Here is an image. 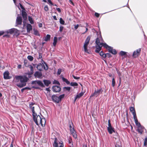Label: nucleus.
Returning a JSON list of instances; mask_svg holds the SVG:
<instances>
[{
    "mask_svg": "<svg viewBox=\"0 0 147 147\" xmlns=\"http://www.w3.org/2000/svg\"><path fill=\"white\" fill-rule=\"evenodd\" d=\"M15 78L16 79V82H18L20 80V83L16 84V85L20 88L26 86V82L29 80L28 78L24 75L16 76H15Z\"/></svg>",
    "mask_w": 147,
    "mask_h": 147,
    "instance_id": "nucleus-1",
    "label": "nucleus"
},
{
    "mask_svg": "<svg viewBox=\"0 0 147 147\" xmlns=\"http://www.w3.org/2000/svg\"><path fill=\"white\" fill-rule=\"evenodd\" d=\"M33 119L37 125L41 124L42 127H44L46 123L45 119L44 118H41L39 115H37L36 113L32 115Z\"/></svg>",
    "mask_w": 147,
    "mask_h": 147,
    "instance_id": "nucleus-2",
    "label": "nucleus"
},
{
    "mask_svg": "<svg viewBox=\"0 0 147 147\" xmlns=\"http://www.w3.org/2000/svg\"><path fill=\"white\" fill-rule=\"evenodd\" d=\"M53 146L54 147H63V143L62 141L59 140L57 138H55Z\"/></svg>",
    "mask_w": 147,
    "mask_h": 147,
    "instance_id": "nucleus-3",
    "label": "nucleus"
},
{
    "mask_svg": "<svg viewBox=\"0 0 147 147\" xmlns=\"http://www.w3.org/2000/svg\"><path fill=\"white\" fill-rule=\"evenodd\" d=\"M90 37L89 36L86 39L84 45V50L85 52L89 53L88 49V46L89 43Z\"/></svg>",
    "mask_w": 147,
    "mask_h": 147,
    "instance_id": "nucleus-4",
    "label": "nucleus"
},
{
    "mask_svg": "<svg viewBox=\"0 0 147 147\" xmlns=\"http://www.w3.org/2000/svg\"><path fill=\"white\" fill-rule=\"evenodd\" d=\"M108 127L107 128V130L110 134H112L113 132H115L114 128L112 127L110 120H108Z\"/></svg>",
    "mask_w": 147,
    "mask_h": 147,
    "instance_id": "nucleus-5",
    "label": "nucleus"
},
{
    "mask_svg": "<svg viewBox=\"0 0 147 147\" xmlns=\"http://www.w3.org/2000/svg\"><path fill=\"white\" fill-rule=\"evenodd\" d=\"M32 84L35 85L36 84H37L42 88H44L45 87V86L43 84L42 82L41 81L38 80L33 81L32 82Z\"/></svg>",
    "mask_w": 147,
    "mask_h": 147,
    "instance_id": "nucleus-6",
    "label": "nucleus"
},
{
    "mask_svg": "<svg viewBox=\"0 0 147 147\" xmlns=\"http://www.w3.org/2000/svg\"><path fill=\"white\" fill-rule=\"evenodd\" d=\"M141 51V49L139 48L135 51L133 54L132 57L134 58H136L140 55Z\"/></svg>",
    "mask_w": 147,
    "mask_h": 147,
    "instance_id": "nucleus-7",
    "label": "nucleus"
},
{
    "mask_svg": "<svg viewBox=\"0 0 147 147\" xmlns=\"http://www.w3.org/2000/svg\"><path fill=\"white\" fill-rule=\"evenodd\" d=\"M103 41V39L100 35V36L96 38V45H101Z\"/></svg>",
    "mask_w": 147,
    "mask_h": 147,
    "instance_id": "nucleus-8",
    "label": "nucleus"
},
{
    "mask_svg": "<svg viewBox=\"0 0 147 147\" xmlns=\"http://www.w3.org/2000/svg\"><path fill=\"white\" fill-rule=\"evenodd\" d=\"M102 89L100 88L99 89L97 90H95L94 92L91 95L90 97H92L94 96H96V97L100 95V93L102 92Z\"/></svg>",
    "mask_w": 147,
    "mask_h": 147,
    "instance_id": "nucleus-9",
    "label": "nucleus"
},
{
    "mask_svg": "<svg viewBox=\"0 0 147 147\" xmlns=\"http://www.w3.org/2000/svg\"><path fill=\"white\" fill-rule=\"evenodd\" d=\"M53 91L55 92H58L61 90V88L59 86H55L52 87Z\"/></svg>",
    "mask_w": 147,
    "mask_h": 147,
    "instance_id": "nucleus-10",
    "label": "nucleus"
},
{
    "mask_svg": "<svg viewBox=\"0 0 147 147\" xmlns=\"http://www.w3.org/2000/svg\"><path fill=\"white\" fill-rule=\"evenodd\" d=\"M52 99L53 101L55 102L59 103V98L56 95L53 94V95L52 96Z\"/></svg>",
    "mask_w": 147,
    "mask_h": 147,
    "instance_id": "nucleus-11",
    "label": "nucleus"
},
{
    "mask_svg": "<svg viewBox=\"0 0 147 147\" xmlns=\"http://www.w3.org/2000/svg\"><path fill=\"white\" fill-rule=\"evenodd\" d=\"M9 72L7 71H5L3 74V78L5 79H8L11 78L9 76Z\"/></svg>",
    "mask_w": 147,
    "mask_h": 147,
    "instance_id": "nucleus-12",
    "label": "nucleus"
},
{
    "mask_svg": "<svg viewBox=\"0 0 147 147\" xmlns=\"http://www.w3.org/2000/svg\"><path fill=\"white\" fill-rule=\"evenodd\" d=\"M34 76L36 78H41L42 76V74L40 72L38 71H36L34 74Z\"/></svg>",
    "mask_w": 147,
    "mask_h": 147,
    "instance_id": "nucleus-13",
    "label": "nucleus"
},
{
    "mask_svg": "<svg viewBox=\"0 0 147 147\" xmlns=\"http://www.w3.org/2000/svg\"><path fill=\"white\" fill-rule=\"evenodd\" d=\"M34 104H35L34 103L32 102L30 103L29 105V108L30 109L32 110V115L36 113H35L34 111V107L32 106Z\"/></svg>",
    "mask_w": 147,
    "mask_h": 147,
    "instance_id": "nucleus-14",
    "label": "nucleus"
},
{
    "mask_svg": "<svg viewBox=\"0 0 147 147\" xmlns=\"http://www.w3.org/2000/svg\"><path fill=\"white\" fill-rule=\"evenodd\" d=\"M22 17L20 16L17 17L16 20V24L17 25H20L22 24Z\"/></svg>",
    "mask_w": 147,
    "mask_h": 147,
    "instance_id": "nucleus-15",
    "label": "nucleus"
},
{
    "mask_svg": "<svg viewBox=\"0 0 147 147\" xmlns=\"http://www.w3.org/2000/svg\"><path fill=\"white\" fill-rule=\"evenodd\" d=\"M109 51L113 54L115 55L116 54L117 52L116 50L113 49V47H109V48L108 49Z\"/></svg>",
    "mask_w": 147,
    "mask_h": 147,
    "instance_id": "nucleus-16",
    "label": "nucleus"
},
{
    "mask_svg": "<svg viewBox=\"0 0 147 147\" xmlns=\"http://www.w3.org/2000/svg\"><path fill=\"white\" fill-rule=\"evenodd\" d=\"M84 92H81L79 94H77L75 98L74 102H75L77 99L81 97L84 95Z\"/></svg>",
    "mask_w": 147,
    "mask_h": 147,
    "instance_id": "nucleus-17",
    "label": "nucleus"
},
{
    "mask_svg": "<svg viewBox=\"0 0 147 147\" xmlns=\"http://www.w3.org/2000/svg\"><path fill=\"white\" fill-rule=\"evenodd\" d=\"M95 47L96 49L95 52L97 53H99L101 49V45H96Z\"/></svg>",
    "mask_w": 147,
    "mask_h": 147,
    "instance_id": "nucleus-18",
    "label": "nucleus"
},
{
    "mask_svg": "<svg viewBox=\"0 0 147 147\" xmlns=\"http://www.w3.org/2000/svg\"><path fill=\"white\" fill-rule=\"evenodd\" d=\"M27 31L28 32H29L30 31L32 30V27L31 24H27L26 25Z\"/></svg>",
    "mask_w": 147,
    "mask_h": 147,
    "instance_id": "nucleus-19",
    "label": "nucleus"
},
{
    "mask_svg": "<svg viewBox=\"0 0 147 147\" xmlns=\"http://www.w3.org/2000/svg\"><path fill=\"white\" fill-rule=\"evenodd\" d=\"M143 129L144 128L142 127L141 125L138 126L137 131L139 133H140L141 134H142L143 131Z\"/></svg>",
    "mask_w": 147,
    "mask_h": 147,
    "instance_id": "nucleus-20",
    "label": "nucleus"
},
{
    "mask_svg": "<svg viewBox=\"0 0 147 147\" xmlns=\"http://www.w3.org/2000/svg\"><path fill=\"white\" fill-rule=\"evenodd\" d=\"M43 81L44 84L47 86H48L51 83V81L49 80H44Z\"/></svg>",
    "mask_w": 147,
    "mask_h": 147,
    "instance_id": "nucleus-21",
    "label": "nucleus"
},
{
    "mask_svg": "<svg viewBox=\"0 0 147 147\" xmlns=\"http://www.w3.org/2000/svg\"><path fill=\"white\" fill-rule=\"evenodd\" d=\"M14 35L16 36H18L20 34V32L19 30L16 29L14 28L13 31Z\"/></svg>",
    "mask_w": 147,
    "mask_h": 147,
    "instance_id": "nucleus-22",
    "label": "nucleus"
},
{
    "mask_svg": "<svg viewBox=\"0 0 147 147\" xmlns=\"http://www.w3.org/2000/svg\"><path fill=\"white\" fill-rule=\"evenodd\" d=\"M22 16L24 20H26L27 19V13L25 11H22Z\"/></svg>",
    "mask_w": 147,
    "mask_h": 147,
    "instance_id": "nucleus-23",
    "label": "nucleus"
},
{
    "mask_svg": "<svg viewBox=\"0 0 147 147\" xmlns=\"http://www.w3.org/2000/svg\"><path fill=\"white\" fill-rule=\"evenodd\" d=\"M14 28H13L10 29L9 30H7L5 31V32L7 33H10V34H12L13 33V31Z\"/></svg>",
    "mask_w": 147,
    "mask_h": 147,
    "instance_id": "nucleus-24",
    "label": "nucleus"
},
{
    "mask_svg": "<svg viewBox=\"0 0 147 147\" xmlns=\"http://www.w3.org/2000/svg\"><path fill=\"white\" fill-rule=\"evenodd\" d=\"M57 39L56 37H54L53 39V45L54 46H56L57 42Z\"/></svg>",
    "mask_w": 147,
    "mask_h": 147,
    "instance_id": "nucleus-25",
    "label": "nucleus"
},
{
    "mask_svg": "<svg viewBox=\"0 0 147 147\" xmlns=\"http://www.w3.org/2000/svg\"><path fill=\"white\" fill-rule=\"evenodd\" d=\"M51 37V36L49 34H47L46 36L44 38V40L45 41H47L49 40Z\"/></svg>",
    "mask_w": 147,
    "mask_h": 147,
    "instance_id": "nucleus-26",
    "label": "nucleus"
},
{
    "mask_svg": "<svg viewBox=\"0 0 147 147\" xmlns=\"http://www.w3.org/2000/svg\"><path fill=\"white\" fill-rule=\"evenodd\" d=\"M102 45H101V47H102V46H103L105 48H106L107 49H108V48H109V47H110V46H109L108 45H107L106 43H103L102 42Z\"/></svg>",
    "mask_w": 147,
    "mask_h": 147,
    "instance_id": "nucleus-27",
    "label": "nucleus"
},
{
    "mask_svg": "<svg viewBox=\"0 0 147 147\" xmlns=\"http://www.w3.org/2000/svg\"><path fill=\"white\" fill-rule=\"evenodd\" d=\"M24 63L25 66L26 67H28V65H29V64L28 61L26 59L24 60Z\"/></svg>",
    "mask_w": 147,
    "mask_h": 147,
    "instance_id": "nucleus-28",
    "label": "nucleus"
},
{
    "mask_svg": "<svg viewBox=\"0 0 147 147\" xmlns=\"http://www.w3.org/2000/svg\"><path fill=\"white\" fill-rule=\"evenodd\" d=\"M129 110L132 113V114H134V113H136L135 109L134 108L132 107H131L129 108Z\"/></svg>",
    "mask_w": 147,
    "mask_h": 147,
    "instance_id": "nucleus-29",
    "label": "nucleus"
},
{
    "mask_svg": "<svg viewBox=\"0 0 147 147\" xmlns=\"http://www.w3.org/2000/svg\"><path fill=\"white\" fill-rule=\"evenodd\" d=\"M62 80L64 82H65L67 84H70V82L67 79H66L65 78H64L63 77L62 78Z\"/></svg>",
    "mask_w": 147,
    "mask_h": 147,
    "instance_id": "nucleus-30",
    "label": "nucleus"
},
{
    "mask_svg": "<svg viewBox=\"0 0 147 147\" xmlns=\"http://www.w3.org/2000/svg\"><path fill=\"white\" fill-rule=\"evenodd\" d=\"M127 53L126 52L121 51L119 53V55L121 56H125L126 55Z\"/></svg>",
    "mask_w": 147,
    "mask_h": 147,
    "instance_id": "nucleus-31",
    "label": "nucleus"
},
{
    "mask_svg": "<svg viewBox=\"0 0 147 147\" xmlns=\"http://www.w3.org/2000/svg\"><path fill=\"white\" fill-rule=\"evenodd\" d=\"M28 67L30 69L31 73L32 74L33 73V66L31 65H29Z\"/></svg>",
    "mask_w": 147,
    "mask_h": 147,
    "instance_id": "nucleus-32",
    "label": "nucleus"
},
{
    "mask_svg": "<svg viewBox=\"0 0 147 147\" xmlns=\"http://www.w3.org/2000/svg\"><path fill=\"white\" fill-rule=\"evenodd\" d=\"M70 84L71 86H78V84L75 82H71Z\"/></svg>",
    "mask_w": 147,
    "mask_h": 147,
    "instance_id": "nucleus-33",
    "label": "nucleus"
},
{
    "mask_svg": "<svg viewBox=\"0 0 147 147\" xmlns=\"http://www.w3.org/2000/svg\"><path fill=\"white\" fill-rule=\"evenodd\" d=\"M28 20L31 24H34V22L32 18L30 16L28 17Z\"/></svg>",
    "mask_w": 147,
    "mask_h": 147,
    "instance_id": "nucleus-34",
    "label": "nucleus"
},
{
    "mask_svg": "<svg viewBox=\"0 0 147 147\" xmlns=\"http://www.w3.org/2000/svg\"><path fill=\"white\" fill-rule=\"evenodd\" d=\"M65 96L64 94H62L61 95H60L59 97H58V98H59V102L61 101V100L64 98Z\"/></svg>",
    "mask_w": 147,
    "mask_h": 147,
    "instance_id": "nucleus-35",
    "label": "nucleus"
},
{
    "mask_svg": "<svg viewBox=\"0 0 147 147\" xmlns=\"http://www.w3.org/2000/svg\"><path fill=\"white\" fill-rule=\"evenodd\" d=\"M100 56L102 57L105 58L106 57V55H105V54H104L103 52L102 51H101L100 53Z\"/></svg>",
    "mask_w": 147,
    "mask_h": 147,
    "instance_id": "nucleus-36",
    "label": "nucleus"
},
{
    "mask_svg": "<svg viewBox=\"0 0 147 147\" xmlns=\"http://www.w3.org/2000/svg\"><path fill=\"white\" fill-rule=\"evenodd\" d=\"M27 58L30 61H32L34 59L33 57L31 55L28 56L27 57Z\"/></svg>",
    "mask_w": 147,
    "mask_h": 147,
    "instance_id": "nucleus-37",
    "label": "nucleus"
},
{
    "mask_svg": "<svg viewBox=\"0 0 147 147\" xmlns=\"http://www.w3.org/2000/svg\"><path fill=\"white\" fill-rule=\"evenodd\" d=\"M115 147H122L121 144L119 142H117L116 144L115 145Z\"/></svg>",
    "mask_w": 147,
    "mask_h": 147,
    "instance_id": "nucleus-38",
    "label": "nucleus"
},
{
    "mask_svg": "<svg viewBox=\"0 0 147 147\" xmlns=\"http://www.w3.org/2000/svg\"><path fill=\"white\" fill-rule=\"evenodd\" d=\"M42 64H40L39 65H38L37 66V69L40 71L42 70Z\"/></svg>",
    "mask_w": 147,
    "mask_h": 147,
    "instance_id": "nucleus-39",
    "label": "nucleus"
},
{
    "mask_svg": "<svg viewBox=\"0 0 147 147\" xmlns=\"http://www.w3.org/2000/svg\"><path fill=\"white\" fill-rule=\"evenodd\" d=\"M115 80L114 78H113L112 79V86L114 87L115 86Z\"/></svg>",
    "mask_w": 147,
    "mask_h": 147,
    "instance_id": "nucleus-40",
    "label": "nucleus"
},
{
    "mask_svg": "<svg viewBox=\"0 0 147 147\" xmlns=\"http://www.w3.org/2000/svg\"><path fill=\"white\" fill-rule=\"evenodd\" d=\"M133 115L134 121H136V122H137V120H138V119L136 113H134V114H133Z\"/></svg>",
    "mask_w": 147,
    "mask_h": 147,
    "instance_id": "nucleus-41",
    "label": "nucleus"
},
{
    "mask_svg": "<svg viewBox=\"0 0 147 147\" xmlns=\"http://www.w3.org/2000/svg\"><path fill=\"white\" fill-rule=\"evenodd\" d=\"M59 22L61 24L63 25L65 24V21L62 18H60L59 19Z\"/></svg>",
    "mask_w": 147,
    "mask_h": 147,
    "instance_id": "nucleus-42",
    "label": "nucleus"
},
{
    "mask_svg": "<svg viewBox=\"0 0 147 147\" xmlns=\"http://www.w3.org/2000/svg\"><path fill=\"white\" fill-rule=\"evenodd\" d=\"M65 90H67L69 91L71 89V87H65L63 88Z\"/></svg>",
    "mask_w": 147,
    "mask_h": 147,
    "instance_id": "nucleus-43",
    "label": "nucleus"
},
{
    "mask_svg": "<svg viewBox=\"0 0 147 147\" xmlns=\"http://www.w3.org/2000/svg\"><path fill=\"white\" fill-rule=\"evenodd\" d=\"M147 145V137H146L144 139V145L146 146Z\"/></svg>",
    "mask_w": 147,
    "mask_h": 147,
    "instance_id": "nucleus-44",
    "label": "nucleus"
},
{
    "mask_svg": "<svg viewBox=\"0 0 147 147\" xmlns=\"http://www.w3.org/2000/svg\"><path fill=\"white\" fill-rule=\"evenodd\" d=\"M71 134L76 139L77 138V135L76 133V132H73V133H71Z\"/></svg>",
    "mask_w": 147,
    "mask_h": 147,
    "instance_id": "nucleus-45",
    "label": "nucleus"
},
{
    "mask_svg": "<svg viewBox=\"0 0 147 147\" xmlns=\"http://www.w3.org/2000/svg\"><path fill=\"white\" fill-rule=\"evenodd\" d=\"M61 72V69H58V71L57 72V74L58 75H59Z\"/></svg>",
    "mask_w": 147,
    "mask_h": 147,
    "instance_id": "nucleus-46",
    "label": "nucleus"
},
{
    "mask_svg": "<svg viewBox=\"0 0 147 147\" xmlns=\"http://www.w3.org/2000/svg\"><path fill=\"white\" fill-rule=\"evenodd\" d=\"M63 27L62 26H60V27H59V31L60 32H61L63 30Z\"/></svg>",
    "mask_w": 147,
    "mask_h": 147,
    "instance_id": "nucleus-47",
    "label": "nucleus"
},
{
    "mask_svg": "<svg viewBox=\"0 0 147 147\" xmlns=\"http://www.w3.org/2000/svg\"><path fill=\"white\" fill-rule=\"evenodd\" d=\"M44 9L45 11H48L49 10V8L48 6L47 5H46L44 7Z\"/></svg>",
    "mask_w": 147,
    "mask_h": 147,
    "instance_id": "nucleus-48",
    "label": "nucleus"
},
{
    "mask_svg": "<svg viewBox=\"0 0 147 147\" xmlns=\"http://www.w3.org/2000/svg\"><path fill=\"white\" fill-rule=\"evenodd\" d=\"M42 53H39V55L38 57V59H40L42 58Z\"/></svg>",
    "mask_w": 147,
    "mask_h": 147,
    "instance_id": "nucleus-49",
    "label": "nucleus"
},
{
    "mask_svg": "<svg viewBox=\"0 0 147 147\" xmlns=\"http://www.w3.org/2000/svg\"><path fill=\"white\" fill-rule=\"evenodd\" d=\"M136 125L138 126L141 125L140 123H139L138 120H137V122H136V121H134Z\"/></svg>",
    "mask_w": 147,
    "mask_h": 147,
    "instance_id": "nucleus-50",
    "label": "nucleus"
},
{
    "mask_svg": "<svg viewBox=\"0 0 147 147\" xmlns=\"http://www.w3.org/2000/svg\"><path fill=\"white\" fill-rule=\"evenodd\" d=\"M70 132H71V134L72 133H73V132H76L74 127H72V129H70Z\"/></svg>",
    "mask_w": 147,
    "mask_h": 147,
    "instance_id": "nucleus-51",
    "label": "nucleus"
},
{
    "mask_svg": "<svg viewBox=\"0 0 147 147\" xmlns=\"http://www.w3.org/2000/svg\"><path fill=\"white\" fill-rule=\"evenodd\" d=\"M105 55H106V57H111V55L109 53H107L105 54Z\"/></svg>",
    "mask_w": 147,
    "mask_h": 147,
    "instance_id": "nucleus-52",
    "label": "nucleus"
},
{
    "mask_svg": "<svg viewBox=\"0 0 147 147\" xmlns=\"http://www.w3.org/2000/svg\"><path fill=\"white\" fill-rule=\"evenodd\" d=\"M72 76H73V77L75 79L78 80V79H79L80 78V77H76L74 75H73Z\"/></svg>",
    "mask_w": 147,
    "mask_h": 147,
    "instance_id": "nucleus-53",
    "label": "nucleus"
},
{
    "mask_svg": "<svg viewBox=\"0 0 147 147\" xmlns=\"http://www.w3.org/2000/svg\"><path fill=\"white\" fill-rule=\"evenodd\" d=\"M34 34H35L36 35H38V31L36 30H35L34 31Z\"/></svg>",
    "mask_w": 147,
    "mask_h": 147,
    "instance_id": "nucleus-54",
    "label": "nucleus"
},
{
    "mask_svg": "<svg viewBox=\"0 0 147 147\" xmlns=\"http://www.w3.org/2000/svg\"><path fill=\"white\" fill-rule=\"evenodd\" d=\"M24 90H30L31 88H30L28 87H26L24 88Z\"/></svg>",
    "mask_w": 147,
    "mask_h": 147,
    "instance_id": "nucleus-55",
    "label": "nucleus"
},
{
    "mask_svg": "<svg viewBox=\"0 0 147 147\" xmlns=\"http://www.w3.org/2000/svg\"><path fill=\"white\" fill-rule=\"evenodd\" d=\"M56 9L59 13H60L61 12V10L59 8H56Z\"/></svg>",
    "mask_w": 147,
    "mask_h": 147,
    "instance_id": "nucleus-56",
    "label": "nucleus"
},
{
    "mask_svg": "<svg viewBox=\"0 0 147 147\" xmlns=\"http://www.w3.org/2000/svg\"><path fill=\"white\" fill-rule=\"evenodd\" d=\"M69 3H70L72 5H73L74 6V4L72 0H69Z\"/></svg>",
    "mask_w": 147,
    "mask_h": 147,
    "instance_id": "nucleus-57",
    "label": "nucleus"
},
{
    "mask_svg": "<svg viewBox=\"0 0 147 147\" xmlns=\"http://www.w3.org/2000/svg\"><path fill=\"white\" fill-rule=\"evenodd\" d=\"M95 15L97 17H98L99 16V14L97 13H95Z\"/></svg>",
    "mask_w": 147,
    "mask_h": 147,
    "instance_id": "nucleus-58",
    "label": "nucleus"
},
{
    "mask_svg": "<svg viewBox=\"0 0 147 147\" xmlns=\"http://www.w3.org/2000/svg\"><path fill=\"white\" fill-rule=\"evenodd\" d=\"M4 33V32L3 31H0V36L3 35Z\"/></svg>",
    "mask_w": 147,
    "mask_h": 147,
    "instance_id": "nucleus-59",
    "label": "nucleus"
},
{
    "mask_svg": "<svg viewBox=\"0 0 147 147\" xmlns=\"http://www.w3.org/2000/svg\"><path fill=\"white\" fill-rule=\"evenodd\" d=\"M19 5L22 9H24V7H23V6H22V5L21 3H19Z\"/></svg>",
    "mask_w": 147,
    "mask_h": 147,
    "instance_id": "nucleus-60",
    "label": "nucleus"
},
{
    "mask_svg": "<svg viewBox=\"0 0 147 147\" xmlns=\"http://www.w3.org/2000/svg\"><path fill=\"white\" fill-rule=\"evenodd\" d=\"M44 68L46 70H47L48 69V67L47 65L46 64V67H45V66H44Z\"/></svg>",
    "mask_w": 147,
    "mask_h": 147,
    "instance_id": "nucleus-61",
    "label": "nucleus"
},
{
    "mask_svg": "<svg viewBox=\"0 0 147 147\" xmlns=\"http://www.w3.org/2000/svg\"><path fill=\"white\" fill-rule=\"evenodd\" d=\"M79 27V25L78 24H77L76 25H75L74 26V28L75 29H77Z\"/></svg>",
    "mask_w": 147,
    "mask_h": 147,
    "instance_id": "nucleus-62",
    "label": "nucleus"
},
{
    "mask_svg": "<svg viewBox=\"0 0 147 147\" xmlns=\"http://www.w3.org/2000/svg\"><path fill=\"white\" fill-rule=\"evenodd\" d=\"M121 80V77H119V86H120V85Z\"/></svg>",
    "mask_w": 147,
    "mask_h": 147,
    "instance_id": "nucleus-63",
    "label": "nucleus"
},
{
    "mask_svg": "<svg viewBox=\"0 0 147 147\" xmlns=\"http://www.w3.org/2000/svg\"><path fill=\"white\" fill-rule=\"evenodd\" d=\"M38 26L39 27H41L42 26V24L41 23H40L38 24Z\"/></svg>",
    "mask_w": 147,
    "mask_h": 147,
    "instance_id": "nucleus-64",
    "label": "nucleus"
}]
</instances>
